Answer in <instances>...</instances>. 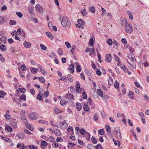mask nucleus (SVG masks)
Wrapping results in <instances>:
<instances>
[{"label": "nucleus", "instance_id": "1", "mask_svg": "<svg viewBox=\"0 0 149 149\" xmlns=\"http://www.w3.org/2000/svg\"><path fill=\"white\" fill-rule=\"evenodd\" d=\"M61 18L62 25L64 27H70L71 24L68 19L66 17H61Z\"/></svg>", "mask_w": 149, "mask_h": 149}, {"label": "nucleus", "instance_id": "2", "mask_svg": "<svg viewBox=\"0 0 149 149\" xmlns=\"http://www.w3.org/2000/svg\"><path fill=\"white\" fill-rule=\"evenodd\" d=\"M125 25V29L126 31L128 33H131L133 30L132 25L129 22H126Z\"/></svg>", "mask_w": 149, "mask_h": 149}, {"label": "nucleus", "instance_id": "3", "mask_svg": "<svg viewBox=\"0 0 149 149\" xmlns=\"http://www.w3.org/2000/svg\"><path fill=\"white\" fill-rule=\"evenodd\" d=\"M29 119L31 120L37 119L38 118V116L36 112L31 113L28 116Z\"/></svg>", "mask_w": 149, "mask_h": 149}, {"label": "nucleus", "instance_id": "4", "mask_svg": "<svg viewBox=\"0 0 149 149\" xmlns=\"http://www.w3.org/2000/svg\"><path fill=\"white\" fill-rule=\"evenodd\" d=\"M35 9L36 11L40 13H43V9L40 5L37 4L35 6Z\"/></svg>", "mask_w": 149, "mask_h": 149}, {"label": "nucleus", "instance_id": "5", "mask_svg": "<svg viewBox=\"0 0 149 149\" xmlns=\"http://www.w3.org/2000/svg\"><path fill=\"white\" fill-rule=\"evenodd\" d=\"M112 59V57L110 54H106L105 55V60L106 61L110 63L111 62Z\"/></svg>", "mask_w": 149, "mask_h": 149}, {"label": "nucleus", "instance_id": "6", "mask_svg": "<svg viewBox=\"0 0 149 149\" xmlns=\"http://www.w3.org/2000/svg\"><path fill=\"white\" fill-rule=\"evenodd\" d=\"M60 127L62 129H64L66 128L68 126V124L67 123L66 121L65 120L64 121L60 123Z\"/></svg>", "mask_w": 149, "mask_h": 149}, {"label": "nucleus", "instance_id": "7", "mask_svg": "<svg viewBox=\"0 0 149 149\" xmlns=\"http://www.w3.org/2000/svg\"><path fill=\"white\" fill-rule=\"evenodd\" d=\"M116 132L118 138L121 139V136L119 129H116Z\"/></svg>", "mask_w": 149, "mask_h": 149}, {"label": "nucleus", "instance_id": "8", "mask_svg": "<svg viewBox=\"0 0 149 149\" xmlns=\"http://www.w3.org/2000/svg\"><path fill=\"white\" fill-rule=\"evenodd\" d=\"M16 136L21 139H24V134L22 133H18L16 134Z\"/></svg>", "mask_w": 149, "mask_h": 149}, {"label": "nucleus", "instance_id": "9", "mask_svg": "<svg viewBox=\"0 0 149 149\" xmlns=\"http://www.w3.org/2000/svg\"><path fill=\"white\" fill-rule=\"evenodd\" d=\"M89 52V55L90 56H92L93 55H94V56H95V50L94 48H90Z\"/></svg>", "mask_w": 149, "mask_h": 149}, {"label": "nucleus", "instance_id": "10", "mask_svg": "<svg viewBox=\"0 0 149 149\" xmlns=\"http://www.w3.org/2000/svg\"><path fill=\"white\" fill-rule=\"evenodd\" d=\"M75 64L77 65V67L76 68V70L77 72H80L81 71V68L80 65L78 62H76L75 63Z\"/></svg>", "mask_w": 149, "mask_h": 149}, {"label": "nucleus", "instance_id": "11", "mask_svg": "<svg viewBox=\"0 0 149 149\" xmlns=\"http://www.w3.org/2000/svg\"><path fill=\"white\" fill-rule=\"evenodd\" d=\"M66 99H71L72 100H74L73 95L71 93H68L65 96Z\"/></svg>", "mask_w": 149, "mask_h": 149}, {"label": "nucleus", "instance_id": "12", "mask_svg": "<svg viewBox=\"0 0 149 149\" xmlns=\"http://www.w3.org/2000/svg\"><path fill=\"white\" fill-rule=\"evenodd\" d=\"M128 58L132 61H134L136 59L133 54H131L128 56Z\"/></svg>", "mask_w": 149, "mask_h": 149}, {"label": "nucleus", "instance_id": "13", "mask_svg": "<svg viewBox=\"0 0 149 149\" xmlns=\"http://www.w3.org/2000/svg\"><path fill=\"white\" fill-rule=\"evenodd\" d=\"M23 44L25 47L26 48H29L31 46V43L26 41H24L23 43Z\"/></svg>", "mask_w": 149, "mask_h": 149}, {"label": "nucleus", "instance_id": "14", "mask_svg": "<svg viewBox=\"0 0 149 149\" xmlns=\"http://www.w3.org/2000/svg\"><path fill=\"white\" fill-rule=\"evenodd\" d=\"M114 58L115 59L117 63V65L119 66L120 63V59L118 58V57L115 54H114Z\"/></svg>", "mask_w": 149, "mask_h": 149}, {"label": "nucleus", "instance_id": "15", "mask_svg": "<svg viewBox=\"0 0 149 149\" xmlns=\"http://www.w3.org/2000/svg\"><path fill=\"white\" fill-rule=\"evenodd\" d=\"M76 107L78 111H80L82 108L81 105L79 103H76Z\"/></svg>", "mask_w": 149, "mask_h": 149}, {"label": "nucleus", "instance_id": "16", "mask_svg": "<svg viewBox=\"0 0 149 149\" xmlns=\"http://www.w3.org/2000/svg\"><path fill=\"white\" fill-rule=\"evenodd\" d=\"M46 35L51 40H52L54 38V36L52 33L49 32H47L46 33Z\"/></svg>", "mask_w": 149, "mask_h": 149}, {"label": "nucleus", "instance_id": "17", "mask_svg": "<svg viewBox=\"0 0 149 149\" xmlns=\"http://www.w3.org/2000/svg\"><path fill=\"white\" fill-rule=\"evenodd\" d=\"M76 47L74 45H72L71 49L70 50V52L72 55L74 54V52L76 50Z\"/></svg>", "mask_w": 149, "mask_h": 149}, {"label": "nucleus", "instance_id": "18", "mask_svg": "<svg viewBox=\"0 0 149 149\" xmlns=\"http://www.w3.org/2000/svg\"><path fill=\"white\" fill-rule=\"evenodd\" d=\"M54 133L55 135L57 136H60L61 135V132L58 129H56L54 130Z\"/></svg>", "mask_w": 149, "mask_h": 149}, {"label": "nucleus", "instance_id": "19", "mask_svg": "<svg viewBox=\"0 0 149 149\" xmlns=\"http://www.w3.org/2000/svg\"><path fill=\"white\" fill-rule=\"evenodd\" d=\"M5 21V17L4 16L0 17V24L4 23Z\"/></svg>", "mask_w": 149, "mask_h": 149}, {"label": "nucleus", "instance_id": "20", "mask_svg": "<svg viewBox=\"0 0 149 149\" xmlns=\"http://www.w3.org/2000/svg\"><path fill=\"white\" fill-rule=\"evenodd\" d=\"M80 88V86H79V83L78 82H77L76 84V88L77 90V93H79L81 92V91L79 89Z\"/></svg>", "mask_w": 149, "mask_h": 149}, {"label": "nucleus", "instance_id": "21", "mask_svg": "<svg viewBox=\"0 0 149 149\" xmlns=\"http://www.w3.org/2000/svg\"><path fill=\"white\" fill-rule=\"evenodd\" d=\"M121 68L125 72H128V69L124 65H121L120 66Z\"/></svg>", "mask_w": 149, "mask_h": 149}, {"label": "nucleus", "instance_id": "22", "mask_svg": "<svg viewBox=\"0 0 149 149\" xmlns=\"http://www.w3.org/2000/svg\"><path fill=\"white\" fill-rule=\"evenodd\" d=\"M41 144L43 147H45L47 146L48 145L46 141L44 140H42L41 141Z\"/></svg>", "mask_w": 149, "mask_h": 149}, {"label": "nucleus", "instance_id": "23", "mask_svg": "<svg viewBox=\"0 0 149 149\" xmlns=\"http://www.w3.org/2000/svg\"><path fill=\"white\" fill-rule=\"evenodd\" d=\"M83 109L86 112H88L89 111L90 109L87 105L85 104L83 106Z\"/></svg>", "mask_w": 149, "mask_h": 149}, {"label": "nucleus", "instance_id": "24", "mask_svg": "<svg viewBox=\"0 0 149 149\" xmlns=\"http://www.w3.org/2000/svg\"><path fill=\"white\" fill-rule=\"evenodd\" d=\"M0 49L2 51H6V46L5 45H1L0 46Z\"/></svg>", "mask_w": 149, "mask_h": 149}, {"label": "nucleus", "instance_id": "25", "mask_svg": "<svg viewBox=\"0 0 149 149\" xmlns=\"http://www.w3.org/2000/svg\"><path fill=\"white\" fill-rule=\"evenodd\" d=\"M68 102L65 100H61L60 102V104L62 106H64L67 104Z\"/></svg>", "mask_w": 149, "mask_h": 149}, {"label": "nucleus", "instance_id": "26", "mask_svg": "<svg viewBox=\"0 0 149 149\" xmlns=\"http://www.w3.org/2000/svg\"><path fill=\"white\" fill-rule=\"evenodd\" d=\"M77 23L79 24L84 25V22L81 19H79L77 20Z\"/></svg>", "mask_w": 149, "mask_h": 149}, {"label": "nucleus", "instance_id": "27", "mask_svg": "<svg viewBox=\"0 0 149 149\" xmlns=\"http://www.w3.org/2000/svg\"><path fill=\"white\" fill-rule=\"evenodd\" d=\"M21 118L24 123H26L28 122L27 119L25 117V115L21 116Z\"/></svg>", "mask_w": 149, "mask_h": 149}, {"label": "nucleus", "instance_id": "28", "mask_svg": "<svg viewBox=\"0 0 149 149\" xmlns=\"http://www.w3.org/2000/svg\"><path fill=\"white\" fill-rule=\"evenodd\" d=\"M127 13L130 19L131 20H132L133 19V17L132 13L130 11H127Z\"/></svg>", "mask_w": 149, "mask_h": 149}, {"label": "nucleus", "instance_id": "29", "mask_svg": "<svg viewBox=\"0 0 149 149\" xmlns=\"http://www.w3.org/2000/svg\"><path fill=\"white\" fill-rule=\"evenodd\" d=\"M17 91L18 92H21L23 93H24L26 92L25 89L24 88H19L17 90Z\"/></svg>", "mask_w": 149, "mask_h": 149}, {"label": "nucleus", "instance_id": "30", "mask_svg": "<svg viewBox=\"0 0 149 149\" xmlns=\"http://www.w3.org/2000/svg\"><path fill=\"white\" fill-rule=\"evenodd\" d=\"M30 70L31 72L32 73L35 74V73L37 72L38 69L36 68H33L32 69H31Z\"/></svg>", "mask_w": 149, "mask_h": 149}, {"label": "nucleus", "instance_id": "31", "mask_svg": "<svg viewBox=\"0 0 149 149\" xmlns=\"http://www.w3.org/2000/svg\"><path fill=\"white\" fill-rule=\"evenodd\" d=\"M89 10L90 12L92 13H94L95 12V9L94 7L93 6L90 7Z\"/></svg>", "mask_w": 149, "mask_h": 149}, {"label": "nucleus", "instance_id": "32", "mask_svg": "<svg viewBox=\"0 0 149 149\" xmlns=\"http://www.w3.org/2000/svg\"><path fill=\"white\" fill-rule=\"evenodd\" d=\"M97 92L98 95L101 97H103V92L100 89H98L97 90Z\"/></svg>", "mask_w": 149, "mask_h": 149}, {"label": "nucleus", "instance_id": "33", "mask_svg": "<svg viewBox=\"0 0 149 149\" xmlns=\"http://www.w3.org/2000/svg\"><path fill=\"white\" fill-rule=\"evenodd\" d=\"M90 134L88 132L86 133L85 135V138L87 141L90 140Z\"/></svg>", "mask_w": 149, "mask_h": 149}, {"label": "nucleus", "instance_id": "34", "mask_svg": "<svg viewBox=\"0 0 149 149\" xmlns=\"http://www.w3.org/2000/svg\"><path fill=\"white\" fill-rule=\"evenodd\" d=\"M134 28L138 32H139V31L140 28L139 27V25L136 24H134Z\"/></svg>", "mask_w": 149, "mask_h": 149}, {"label": "nucleus", "instance_id": "35", "mask_svg": "<svg viewBox=\"0 0 149 149\" xmlns=\"http://www.w3.org/2000/svg\"><path fill=\"white\" fill-rule=\"evenodd\" d=\"M81 13L83 16H85L86 15V11L85 9H82L81 10Z\"/></svg>", "mask_w": 149, "mask_h": 149}, {"label": "nucleus", "instance_id": "36", "mask_svg": "<svg viewBox=\"0 0 149 149\" xmlns=\"http://www.w3.org/2000/svg\"><path fill=\"white\" fill-rule=\"evenodd\" d=\"M20 99L22 100H23L24 101H26V97L25 95H21L20 96Z\"/></svg>", "mask_w": 149, "mask_h": 149}, {"label": "nucleus", "instance_id": "37", "mask_svg": "<svg viewBox=\"0 0 149 149\" xmlns=\"http://www.w3.org/2000/svg\"><path fill=\"white\" fill-rule=\"evenodd\" d=\"M80 133L82 135H84L86 133L85 130L83 128H81L80 130Z\"/></svg>", "mask_w": 149, "mask_h": 149}, {"label": "nucleus", "instance_id": "38", "mask_svg": "<svg viewBox=\"0 0 149 149\" xmlns=\"http://www.w3.org/2000/svg\"><path fill=\"white\" fill-rule=\"evenodd\" d=\"M98 132L99 134L101 135H103L104 134V131L103 129L99 130Z\"/></svg>", "mask_w": 149, "mask_h": 149}, {"label": "nucleus", "instance_id": "39", "mask_svg": "<svg viewBox=\"0 0 149 149\" xmlns=\"http://www.w3.org/2000/svg\"><path fill=\"white\" fill-rule=\"evenodd\" d=\"M68 78L69 80L70 81L72 82L73 80V78L72 75H68Z\"/></svg>", "mask_w": 149, "mask_h": 149}, {"label": "nucleus", "instance_id": "40", "mask_svg": "<svg viewBox=\"0 0 149 149\" xmlns=\"http://www.w3.org/2000/svg\"><path fill=\"white\" fill-rule=\"evenodd\" d=\"M65 45L68 49H69L71 47V45L68 42H65Z\"/></svg>", "mask_w": 149, "mask_h": 149}, {"label": "nucleus", "instance_id": "41", "mask_svg": "<svg viewBox=\"0 0 149 149\" xmlns=\"http://www.w3.org/2000/svg\"><path fill=\"white\" fill-rule=\"evenodd\" d=\"M67 131L68 132H73V128L71 126H69L67 129Z\"/></svg>", "mask_w": 149, "mask_h": 149}, {"label": "nucleus", "instance_id": "42", "mask_svg": "<svg viewBox=\"0 0 149 149\" xmlns=\"http://www.w3.org/2000/svg\"><path fill=\"white\" fill-rule=\"evenodd\" d=\"M54 111L55 113L58 114L60 112V110L57 108H54Z\"/></svg>", "mask_w": 149, "mask_h": 149}, {"label": "nucleus", "instance_id": "43", "mask_svg": "<svg viewBox=\"0 0 149 149\" xmlns=\"http://www.w3.org/2000/svg\"><path fill=\"white\" fill-rule=\"evenodd\" d=\"M58 52L59 54L61 55L63 54V52L62 49L61 48H59L58 49Z\"/></svg>", "mask_w": 149, "mask_h": 149}, {"label": "nucleus", "instance_id": "44", "mask_svg": "<svg viewBox=\"0 0 149 149\" xmlns=\"http://www.w3.org/2000/svg\"><path fill=\"white\" fill-rule=\"evenodd\" d=\"M91 140L92 142V143L94 144H96L97 143V141L95 139V138L93 136H92Z\"/></svg>", "mask_w": 149, "mask_h": 149}, {"label": "nucleus", "instance_id": "45", "mask_svg": "<svg viewBox=\"0 0 149 149\" xmlns=\"http://www.w3.org/2000/svg\"><path fill=\"white\" fill-rule=\"evenodd\" d=\"M6 129L9 132H12V128L10 126H8L6 127Z\"/></svg>", "mask_w": 149, "mask_h": 149}, {"label": "nucleus", "instance_id": "46", "mask_svg": "<svg viewBox=\"0 0 149 149\" xmlns=\"http://www.w3.org/2000/svg\"><path fill=\"white\" fill-rule=\"evenodd\" d=\"M40 46L42 49L45 50L46 49V47L43 45L40 44Z\"/></svg>", "mask_w": 149, "mask_h": 149}, {"label": "nucleus", "instance_id": "47", "mask_svg": "<svg viewBox=\"0 0 149 149\" xmlns=\"http://www.w3.org/2000/svg\"><path fill=\"white\" fill-rule=\"evenodd\" d=\"M4 117L7 120H9L10 118V116L9 114L7 113H6Z\"/></svg>", "mask_w": 149, "mask_h": 149}, {"label": "nucleus", "instance_id": "48", "mask_svg": "<svg viewBox=\"0 0 149 149\" xmlns=\"http://www.w3.org/2000/svg\"><path fill=\"white\" fill-rule=\"evenodd\" d=\"M88 149H96L91 144H88L87 146Z\"/></svg>", "mask_w": 149, "mask_h": 149}, {"label": "nucleus", "instance_id": "49", "mask_svg": "<svg viewBox=\"0 0 149 149\" xmlns=\"http://www.w3.org/2000/svg\"><path fill=\"white\" fill-rule=\"evenodd\" d=\"M29 147L31 149H37V147L36 146L30 145L29 146Z\"/></svg>", "mask_w": 149, "mask_h": 149}, {"label": "nucleus", "instance_id": "50", "mask_svg": "<svg viewBox=\"0 0 149 149\" xmlns=\"http://www.w3.org/2000/svg\"><path fill=\"white\" fill-rule=\"evenodd\" d=\"M16 24V22L15 21L13 20H11L10 21L9 24L11 25H14Z\"/></svg>", "mask_w": 149, "mask_h": 149}, {"label": "nucleus", "instance_id": "51", "mask_svg": "<svg viewBox=\"0 0 149 149\" xmlns=\"http://www.w3.org/2000/svg\"><path fill=\"white\" fill-rule=\"evenodd\" d=\"M119 83H118V81H116L115 82V84H114V86L116 88H118V87H119Z\"/></svg>", "mask_w": 149, "mask_h": 149}, {"label": "nucleus", "instance_id": "52", "mask_svg": "<svg viewBox=\"0 0 149 149\" xmlns=\"http://www.w3.org/2000/svg\"><path fill=\"white\" fill-rule=\"evenodd\" d=\"M108 82L109 84L112 85L113 84V82L112 79L111 78H110L108 80Z\"/></svg>", "mask_w": 149, "mask_h": 149}, {"label": "nucleus", "instance_id": "53", "mask_svg": "<svg viewBox=\"0 0 149 149\" xmlns=\"http://www.w3.org/2000/svg\"><path fill=\"white\" fill-rule=\"evenodd\" d=\"M75 26L78 28L83 29H84V26L83 25L79 24H76Z\"/></svg>", "mask_w": 149, "mask_h": 149}, {"label": "nucleus", "instance_id": "54", "mask_svg": "<svg viewBox=\"0 0 149 149\" xmlns=\"http://www.w3.org/2000/svg\"><path fill=\"white\" fill-rule=\"evenodd\" d=\"M133 93L131 91H129L128 94V95L129 96L130 98H132L133 97Z\"/></svg>", "mask_w": 149, "mask_h": 149}, {"label": "nucleus", "instance_id": "55", "mask_svg": "<svg viewBox=\"0 0 149 149\" xmlns=\"http://www.w3.org/2000/svg\"><path fill=\"white\" fill-rule=\"evenodd\" d=\"M39 80L42 83H43L45 82V79L42 77H40L38 78Z\"/></svg>", "mask_w": 149, "mask_h": 149}, {"label": "nucleus", "instance_id": "56", "mask_svg": "<svg viewBox=\"0 0 149 149\" xmlns=\"http://www.w3.org/2000/svg\"><path fill=\"white\" fill-rule=\"evenodd\" d=\"M93 119L95 121H97L98 119V116L97 114H94L93 117Z\"/></svg>", "mask_w": 149, "mask_h": 149}, {"label": "nucleus", "instance_id": "57", "mask_svg": "<svg viewBox=\"0 0 149 149\" xmlns=\"http://www.w3.org/2000/svg\"><path fill=\"white\" fill-rule=\"evenodd\" d=\"M27 148L26 146L24 145L23 144H22L19 149H26Z\"/></svg>", "mask_w": 149, "mask_h": 149}, {"label": "nucleus", "instance_id": "58", "mask_svg": "<svg viewBox=\"0 0 149 149\" xmlns=\"http://www.w3.org/2000/svg\"><path fill=\"white\" fill-rule=\"evenodd\" d=\"M95 148L97 149H102V147L100 144H97L95 146Z\"/></svg>", "mask_w": 149, "mask_h": 149}, {"label": "nucleus", "instance_id": "59", "mask_svg": "<svg viewBox=\"0 0 149 149\" xmlns=\"http://www.w3.org/2000/svg\"><path fill=\"white\" fill-rule=\"evenodd\" d=\"M7 38L5 36H3L1 38L0 40L1 42H3L7 40Z\"/></svg>", "mask_w": 149, "mask_h": 149}, {"label": "nucleus", "instance_id": "60", "mask_svg": "<svg viewBox=\"0 0 149 149\" xmlns=\"http://www.w3.org/2000/svg\"><path fill=\"white\" fill-rule=\"evenodd\" d=\"M82 96L84 99H86L87 98V95L85 92H83Z\"/></svg>", "mask_w": 149, "mask_h": 149}, {"label": "nucleus", "instance_id": "61", "mask_svg": "<svg viewBox=\"0 0 149 149\" xmlns=\"http://www.w3.org/2000/svg\"><path fill=\"white\" fill-rule=\"evenodd\" d=\"M4 140L7 142L10 143L12 141V140L9 138H6L4 139Z\"/></svg>", "mask_w": 149, "mask_h": 149}, {"label": "nucleus", "instance_id": "62", "mask_svg": "<svg viewBox=\"0 0 149 149\" xmlns=\"http://www.w3.org/2000/svg\"><path fill=\"white\" fill-rule=\"evenodd\" d=\"M0 59L2 62H3L5 61L4 58L1 54H0Z\"/></svg>", "mask_w": 149, "mask_h": 149}, {"label": "nucleus", "instance_id": "63", "mask_svg": "<svg viewBox=\"0 0 149 149\" xmlns=\"http://www.w3.org/2000/svg\"><path fill=\"white\" fill-rule=\"evenodd\" d=\"M16 13L17 15L20 17H22L23 15L21 13L19 12H17Z\"/></svg>", "mask_w": 149, "mask_h": 149}, {"label": "nucleus", "instance_id": "64", "mask_svg": "<svg viewBox=\"0 0 149 149\" xmlns=\"http://www.w3.org/2000/svg\"><path fill=\"white\" fill-rule=\"evenodd\" d=\"M37 98L39 100H41L42 99V97L40 94H38L37 95Z\"/></svg>", "mask_w": 149, "mask_h": 149}]
</instances>
